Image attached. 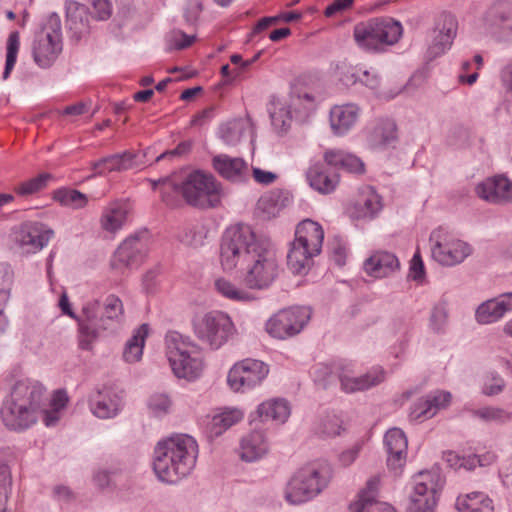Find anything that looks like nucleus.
I'll list each match as a JSON object with an SVG mask.
<instances>
[{
  "mask_svg": "<svg viewBox=\"0 0 512 512\" xmlns=\"http://www.w3.org/2000/svg\"><path fill=\"white\" fill-rule=\"evenodd\" d=\"M220 263L227 272L237 268L245 270L244 283L253 290H266L271 287L281 270L271 241L243 223L232 225L223 233Z\"/></svg>",
  "mask_w": 512,
  "mask_h": 512,
  "instance_id": "nucleus-1",
  "label": "nucleus"
},
{
  "mask_svg": "<svg viewBox=\"0 0 512 512\" xmlns=\"http://www.w3.org/2000/svg\"><path fill=\"white\" fill-rule=\"evenodd\" d=\"M44 398L45 388L39 381L26 378L15 382L1 406L4 425L14 431H23L34 425L43 412L45 425L54 426L60 419V411L43 410Z\"/></svg>",
  "mask_w": 512,
  "mask_h": 512,
  "instance_id": "nucleus-2",
  "label": "nucleus"
},
{
  "mask_svg": "<svg viewBox=\"0 0 512 512\" xmlns=\"http://www.w3.org/2000/svg\"><path fill=\"white\" fill-rule=\"evenodd\" d=\"M59 307L63 314L77 322L79 346L83 350H90L101 332L115 331L119 328L124 318L122 300L114 294L106 296L102 304L98 299L85 302L81 309V316L71 308L66 293L60 296Z\"/></svg>",
  "mask_w": 512,
  "mask_h": 512,
  "instance_id": "nucleus-3",
  "label": "nucleus"
},
{
  "mask_svg": "<svg viewBox=\"0 0 512 512\" xmlns=\"http://www.w3.org/2000/svg\"><path fill=\"white\" fill-rule=\"evenodd\" d=\"M197 457L196 440L187 434H174L156 444L153 470L161 482L175 484L193 471Z\"/></svg>",
  "mask_w": 512,
  "mask_h": 512,
  "instance_id": "nucleus-4",
  "label": "nucleus"
},
{
  "mask_svg": "<svg viewBox=\"0 0 512 512\" xmlns=\"http://www.w3.org/2000/svg\"><path fill=\"white\" fill-rule=\"evenodd\" d=\"M163 183V202L169 207H177L181 204L178 196H169L170 192L177 191H181L185 202L194 207H215L220 202L221 185L211 174L196 170L189 173L180 183L172 178L163 180Z\"/></svg>",
  "mask_w": 512,
  "mask_h": 512,
  "instance_id": "nucleus-5",
  "label": "nucleus"
},
{
  "mask_svg": "<svg viewBox=\"0 0 512 512\" xmlns=\"http://www.w3.org/2000/svg\"><path fill=\"white\" fill-rule=\"evenodd\" d=\"M323 240L324 230L318 222L311 219L300 222L287 254L290 271L294 274H306L314 263V257L321 253Z\"/></svg>",
  "mask_w": 512,
  "mask_h": 512,
  "instance_id": "nucleus-6",
  "label": "nucleus"
},
{
  "mask_svg": "<svg viewBox=\"0 0 512 512\" xmlns=\"http://www.w3.org/2000/svg\"><path fill=\"white\" fill-rule=\"evenodd\" d=\"M402 24L390 17H376L355 25L353 37L357 46L367 52L379 53L393 46L402 37Z\"/></svg>",
  "mask_w": 512,
  "mask_h": 512,
  "instance_id": "nucleus-7",
  "label": "nucleus"
},
{
  "mask_svg": "<svg viewBox=\"0 0 512 512\" xmlns=\"http://www.w3.org/2000/svg\"><path fill=\"white\" fill-rule=\"evenodd\" d=\"M165 345L169 364L177 378L191 381L201 375L203 360L195 343L172 331L166 334Z\"/></svg>",
  "mask_w": 512,
  "mask_h": 512,
  "instance_id": "nucleus-8",
  "label": "nucleus"
},
{
  "mask_svg": "<svg viewBox=\"0 0 512 512\" xmlns=\"http://www.w3.org/2000/svg\"><path fill=\"white\" fill-rule=\"evenodd\" d=\"M328 483L327 467L307 465L292 475L284 488L283 497L291 505H300L318 496Z\"/></svg>",
  "mask_w": 512,
  "mask_h": 512,
  "instance_id": "nucleus-9",
  "label": "nucleus"
},
{
  "mask_svg": "<svg viewBox=\"0 0 512 512\" xmlns=\"http://www.w3.org/2000/svg\"><path fill=\"white\" fill-rule=\"evenodd\" d=\"M195 336L212 350L221 348L235 333L230 316L222 311H210L193 321Z\"/></svg>",
  "mask_w": 512,
  "mask_h": 512,
  "instance_id": "nucleus-10",
  "label": "nucleus"
},
{
  "mask_svg": "<svg viewBox=\"0 0 512 512\" xmlns=\"http://www.w3.org/2000/svg\"><path fill=\"white\" fill-rule=\"evenodd\" d=\"M444 478L438 469L421 471L413 477L409 512H434L438 495L444 486Z\"/></svg>",
  "mask_w": 512,
  "mask_h": 512,
  "instance_id": "nucleus-11",
  "label": "nucleus"
},
{
  "mask_svg": "<svg viewBox=\"0 0 512 512\" xmlns=\"http://www.w3.org/2000/svg\"><path fill=\"white\" fill-rule=\"evenodd\" d=\"M429 241L432 258L446 267L462 263L473 251L469 243L448 236L442 229L432 231Z\"/></svg>",
  "mask_w": 512,
  "mask_h": 512,
  "instance_id": "nucleus-12",
  "label": "nucleus"
},
{
  "mask_svg": "<svg viewBox=\"0 0 512 512\" xmlns=\"http://www.w3.org/2000/svg\"><path fill=\"white\" fill-rule=\"evenodd\" d=\"M307 307H291L273 315L266 323V331L274 338L286 339L302 331L310 319Z\"/></svg>",
  "mask_w": 512,
  "mask_h": 512,
  "instance_id": "nucleus-13",
  "label": "nucleus"
},
{
  "mask_svg": "<svg viewBox=\"0 0 512 512\" xmlns=\"http://www.w3.org/2000/svg\"><path fill=\"white\" fill-rule=\"evenodd\" d=\"M147 255V232L143 231L126 238L111 258L112 269L123 273L137 268Z\"/></svg>",
  "mask_w": 512,
  "mask_h": 512,
  "instance_id": "nucleus-14",
  "label": "nucleus"
},
{
  "mask_svg": "<svg viewBox=\"0 0 512 512\" xmlns=\"http://www.w3.org/2000/svg\"><path fill=\"white\" fill-rule=\"evenodd\" d=\"M483 20L496 41L512 45V0L494 1Z\"/></svg>",
  "mask_w": 512,
  "mask_h": 512,
  "instance_id": "nucleus-15",
  "label": "nucleus"
},
{
  "mask_svg": "<svg viewBox=\"0 0 512 512\" xmlns=\"http://www.w3.org/2000/svg\"><path fill=\"white\" fill-rule=\"evenodd\" d=\"M269 367L260 360L245 359L229 371L227 382L234 391H244L260 384L268 375Z\"/></svg>",
  "mask_w": 512,
  "mask_h": 512,
  "instance_id": "nucleus-16",
  "label": "nucleus"
},
{
  "mask_svg": "<svg viewBox=\"0 0 512 512\" xmlns=\"http://www.w3.org/2000/svg\"><path fill=\"white\" fill-rule=\"evenodd\" d=\"M380 483L379 475L371 476L349 504V512H397L390 504L378 501Z\"/></svg>",
  "mask_w": 512,
  "mask_h": 512,
  "instance_id": "nucleus-17",
  "label": "nucleus"
},
{
  "mask_svg": "<svg viewBox=\"0 0 512 512\" xmlns=\"http://www.w3.org/2000/svg\"><path fill=\"white\" fill-rule=\"evenodd\" d=\"M90 411L99 419L116 417L124 407L122 392L111 387L93 391L88 398Z\"/></svg>",
  "mask_w": 512,
  "mask_h": 512,
  "instance_id": "nucleus-18",
  "label": "nucleus"
},
{
  "mask_svg": "<svg viewBox=\"0 0 512 512\" xmlns=\"http://www.w3.org/2000/svg\"><path fill=\"white\" fill-rule=\"evenodd\" d=\"M54 231L40 222L23 224L15 234V241L25 253L42 250L53 237Z\"/></svg>",
  "mask_w": 512,
  "mask_h": 512,
  "instance_id": "nucleus-19",
  "label": "nucleus"
},
{
  "mask_svg": "<svg viewBox=\"0 0 512 512\" xmlns=\"http://www.w3.org/2000/svg\"><path fill=\"white\" fill-rule=\"evenodd\" d=\"M458 30L457 18L448 12H443L436 20L434 36L429 51L434 56L445 53L453 44Z\"/></svg>",
  "mask_w": 512,
  "mask_h": 512,
  "instance_id": "nucleus-20",
  "label": "nucleus"
},
{
  "mask_svg": "<svg viewBox=\"0 0 512 512\" xmlns=\"http://www.w3.org/2000/svg\"><path fill=\"white\" fill-rule=\"evenodd\" d=\"M452 395L443 390L432 391L419 398L410 407L409 417L414 421H424L434 417L439 410L446 408Z\"/></svg>",
  "mask_w": 512,
  "mask_h": 512,
  "instance_id": "nucleus-21",
  "label": "nucleus"
},
{
  "mask_svg": "<svg viewBox=\"0 0 512 512\" xmlns=\"http://www.w3.org/2000/svg\"><path fill=\"white\" fill-rule=\"evenodd\" d=\"M62 52V39H54L49 34L36 33L32 54L34 62L43 69L49 68Z\"/></svg>",
  "mask_w": 512,
  "mask_h": 512,
  "instance_id": "nucleus-22",
  "label": "nucleus"
},
{
  "mask_svg": "<svg viewBox=\"0 0 512 512\" xmlns=\"http://www.w3.org/2000/svg\"><path fill=\"white\" fill-rule=\"evenodd\" d=\"M476 194L493 204L512 202V181L504 176L488 178L476 186Z\"/></svg>",
  "mask_w": 512,
  "mask_h": 512,
  "instance_id": "nucleus-23",
  "label": "nucleus"
},
{
  "mask_svg": "<svg viewBox=\"0 0 512 512\" xmlns=\"http://www.w3.org/2000/svg\"><path fill=\"white\" fill-rule=\"evenodd\" d=\"M66 27L75 40H80L88 35L91 30L89 9L76 1H66Z\"/></svg>",
  "mask_w": 512,
  "mask_h": 512,
  "instance_id": "nucleus-24",
  "label": "nucleus"
},
{
  "mask_svg": "<svg viewBox=\"0 0 512 512\" xmlns=\"http://www.w3.org/2000/svg\"><path fill=\"white\" fill-rule=\"evenodd\" d=\"M509 312H512V292L500 294L481 303L476 309L475 318L479 324H492Z\"/></svg>",
  "mask_w": 512,
  "mask_h": 512,
  "instance_id": "nucleus-25",
  "label": "nucleus"
},
{
  "mask_svg": "<svg viewBox=\"0 0 512 512\" xmlns=\"http://www.w3.org/2000/svg\"><path fill=\"white\" fill-rule=\"evenodd\" d=\"M364 271L374 278H386L400 269L398 257L389 251H375L363 263Z\"/></svg>",
  "mask_w": 512,
  "mask_h": 512,
  "instance_id": "nucleus-26",
  "label": "nucleus"
},
{
  "mask_svg": "<svg viewBox=\"0 0 512 512\" xmlns=\"http://www.w3.org/2000/svg\"><path fill=\"white\" fill-rule=\"evenodd\" d=\"M384 445L387 450V465L392 470L403 467L407 458L408 440L404 431L394 427L384 436Z\"/></svg>",
  "mask_w": 512,
  "mask_h": 512,
  "instance_id": "nucleus-27",
  "label": "nucleus"
},
{
  "mask_svg": "<svg viewBox=\"0 0 512 512\" xmlns=\"http://www.w3.org/2000/svg\"><path fill=\"white\" fill-rule=\"evenodd\" d=\"M385 379V371L380 367H374L360 376H353L348 370H343L339 375L341 388L346 393L368 390L379 385Z\"/></svg>",
  "mask_w": 512,
  "mask_h": 512,
  "instance_id": "nucleus-28",
  "label": "nucleus"
},
{
  "mask_svg": "<svg viewBox=\"0 0 512 512\" xmlns=\"http://www.w3.org/2000/svg\"><path fill=\"white\" fill-rule=\"evenodd\" d=\"M213 167L219 175L232 182H243L249 178L248 164L242 158L220 154L213 158Z\"/></svg>",
  "mask_w": 512,
  "mask_h": 512,
  "instance_id": "nucleus-29",
  "label": "nucleus"
},
{
  "mask_svg": "<svg viewBox=\"0 0 512 512\" xmlns=\"http://www.w3.org/2000/svg\"><path fill=\"white\" fill-rule=\"evenodd\" d=\"M306 178L310 187L323 195L335 191L340 181L337 173L330 171L323 163L319 162L308 168Z\"/></svg>",
  "mask_w": 512,
  "mask_h": 512,
  "instance_id": "nucleus-30",
  "label": "nucleus"
},
{
  "mask_svg": "<svg viewBox=\"0 0 512 512\" xmlns=\"http://www.w3.org/2000/svg\"><path fill=\"white\" fill-rule=\"evenodd\" d=\"M296 119L304 120L316 107L315 96L309 89L300 84L291 86L288 98L285 99Z\"/></svg>",
  "mask_w": 512,
  "mask_h": 512,
  "instance_id": "nucleus-31",
  "label": "nucleus"
},
{
  "mask_svg": "<svg viewBox=\"0 0 512 512\" xmlns=\"http://www.w3.org/2000/svg\"><path fill=\"white\" fill-rule=\"evenodd\" d=\"M359 107L356 104L336 105L330 111V125L337 135H344L356 123L359 116Z\"/></svg>",
  "mask_w": 512,
  "mask_h": 512,
  "instance_id": "nucleus-32",
  "label": "nucleus"
},
{
  "mask_svg": "<svg viewBox=\"0 0 512 512\" xmlns=\"http://www.w3.org/2000/svg\"><path fill=\"white\" fill-rule=\"evenodd\" d=\"M268 451V443L262 431L255 430L241 439L239 455L246 462H253L263 457Z\"/></svg>",
  "mask_w": 512,
  "mask_h": 512,
  "instance_id": "nucleus-33",
  "label": "nucleus"
},
{
  "mask_svg": "<svg viewBox=\"0 0 512 512\" xmlns=\"http://www.w3.org/2000/svg\"><path fill=\"white\" fill-rule=\"evenodd\" d=\"M135 157L136 155L129 151L113 154L94 162L92 168L95 171V175L129 170L135 166Z\"/></svg>",
  "mask_w": 512,
  "mask_h": 512,
  "instance_id": "nucleus-34",
  "label": "nucleus"
},
{
  "mask_svg": "<svg viewBox=\"0 0 512 512\" xmlns=\"http://www.w3.org/2000/svg\"><path fill=\"white\" fill-rule=\"evenodd\" d=\"M327 165L341 168L349 173L362 174L365 171L363 161L354 154L342 150H328L324 154Z\"/></svg>",
  "mask_w": 512,
  "mask_h": 512,
  "instance_id": "nucleus-35",
  "label": "nucleus"
},
{
  "mask_svg": "<svg viewBox=\"0 0 512 512\" xmlns=\"http://www.w3.org/2000/svg\"><path fill=\"white\" fill-rule=\"evenodd\" d=\"M370 143L376 148L395 147L398 142L396 123L391 119H384L377 123L370 134Z\"/></svg>",
  "mask_w": 512,
  "mask_h": 512,
  "instance_id": "nucleus-36",
  "label": "nucleus"
},
{
  "mask_svg": "<svg viewBox=\"0 0 512 512\" xmlns=\"http://www.w3.org/2000/svg\"><path fill=\"white\" fill-rule=\"evenodd\" d=\"M470 415L486 425L503 426L512 422V411L500 406L487 405L475 408L470 411Z\"/></svg>",
  "mask_w": 512,
  "mask_h": 512,
  "instance_id": "nucleus-37",
  "label": "nucleus"
},
{
  "mask_svg": "<svg viewBox=\"0 0 512 512\" xmlns=\"http://www.w3.org/2000/svg\"><path fill=\"white\" fill-rule=\"evenodd\" d=\"M455 507L459 512H494L493 501L482 492L458 496Z\"/></svg>",
  "mask_w": 512,
  "mask_h": 512,
  "instance_id": "nucleus-38",
  "label": "nucleus"
},
{
  "mask_svg": "<svg viewBox=\"0 0 512 512\" xmlns=\"http://www.w3.org/2000/svg\"><path fill=\"white\" fill-rule=\"evenodd\" d=\"M243 418V412L236 408H226L212 416L207 429L212 437H218Z\"/></svg>",
  "mask_w": 512,
  "mask_h": 512,
  "instance_id": "nucleus-39",
  "label": "nucleus"
},
{
  "mask_svg": "<svg viewBox=\"0 0 512 512\" xmlns=\"http://www.w3.org/2000/svg\"><path fill=\"white\" fill-rule=\"evenodd\" d=\"M148 334V324H142L133 331L132 336L127 340L124 346L123 359L125 362L136 363L141 360Z\"/></svg>",
  "mask_w": 512,
  "mask_h": 512,
  "instance_id": "nucleus-40",
  "label": "nucleus"
},
{
  "mask_svg": "<svg viewBox=\"0 0 512 512\" xmlns=\"http://www.w3.org/2000/svg\"><path fill=\"white\" fill-rule=\"evenodd\" d=\"M128 205L123 202H114L106 207L101 216L102 228L110 233L121 229L126 222Z\"/></svg>",
  "mask_w": 512,
  "mask_h": 512,
  "instance_id": "nucleus-41",
  "label": "nucleus"
},
{
  "mask_svg": "<svg viewBox=\"0 0 512 512\" xmlns=\"http://www.w3.org/2000/svg\"><path fill=\"white\" fill-rule=\"evenodd\" d=\"M257 413L262 421H275L284 423L290 416L291 409L285 399H271L261 403Z\"/></svg>",
  "mask_w": 512,
  "mask_h": 512,
  "instance_id": "nucleus-42",
  "label": "nucleus"
},
{
  "mask_svg": "<svg viewBox=\"0 0 512 512\" xmlns=\"http://www.w3.org/2000/svg\"><path fill=\"white\" fill-rule=\"evenodd\" d=\"M214 287L222 297L235 302H250L254 300L253 295L239 288L234 282L224 277H219L214 281Z\"/></svg>",
  "mask_w": 512,
  "mask_h": 512,
  "instance_id": "nucleus-43",
  "label": "nucleus"
},
{
  "mask_svg": "<svg viewBox=\"0 0 512 512\" xmlns=\"http://www.w3.org/2000/svg\"><path fill=\"white\" fill-rule=\"evenodd\" d=\"M249 127L244 119H234L222 124L219 127V137L228 146L237 145Z\"/></svg>",
  "mask_w": 512,
  "mask_h": 512,
  "instance_id": "nucleus-44",
  "label": "nucleus"
},
{
  "mask_svg": "<svg viewBox=\"0 0 512 512\" xmlns=\"http://www.w3.org/2000/svg\"><path fill=\"white\" fill-rule=\"evenodd\" d=\"M268 111L272 125L277 129L285 130L295 118L285 99L274 98L269 104Z\"/></svg>",
  "mask_w": 512,
  "mask_h": 512,
  "instance_id": "nucleus-45",
  "label": "nucleus"
},
{
  "mask_svg": "<svg viewBox=\"0 0 512 512\" xmlns=\"http://www.w3.org/2000/svg\"><path fill=\"white\" fill-rule=\"evenodd\" d=\"M20 48V35L18 31H13L9 34L6 42V62L3 71V79H7L13 70L17 55Z\"/></svg>",
  "mask_w": 512,
  "mask_h": 512,
  "instance_id": "nucleus-46",
  "label": "nucleus"
},
{
  "mask_svg": "<svg viewBox=\"0 0 512 512\" xmlns=\"http://www.w3.org/2000/svg\"><path fill=\"white\" fill-rule=\"evenodd\" d=\"M55 199L62 205L73 209L83 208L87 204V196L74 189H59L55 192Z\"/></svg>",
  "mask_w": 512,
  "mask_h": 512,
  "instance_id": "nucleus-47",
  "label": "nucleus"
},
{
  "mask_svg": "<svg viewBox=\"0 0 512 512\" xmlns=\"http://www.w3.org/2000/svg\"><path fill=\"white\" fill-rule=\"evenodd\" d=\"M173 402L165 393H156L150 396L147 402L149 412L157 418H162L171 412Z\"/></svg>",
  "mask_w": 512,
  "mask_h": 512,
  "instance_id": "nucleus-48",
  "label": "nucleus"
},
{
  "mask_svg": "<svg viewBox=\"0 0 512 512\" xmlns=\"http://www.w3.org/2000/svg\"><path fill=\"white\" fill-rule=\"evenodd\" d=\"M205 238V228L200 225L186 226L178 235L180 242L193 248L201 247L204 244Z\"/></svg>",
  "mask_w": 512,
  "mask_h": 512,
  "instance_id": "nucleus-49",
  "label": "nucleus"
},
{
  "mask_svg": "<svg viewBox=\"0 0 512 512\" xmlns=\"http://www.w3.org/2000/svg\"><path fill=\"white\" fill-rule=\"evenodd\" d=\"M52 178L49 173H42L38 176L29 179L25 182L20 183L16 188L15 192L21 196H28L34 194L44 187H46L48 180Z\"/></svg>",
  "mask_w": 512,
  "mask_h": 512,
  "instance_id": "nucleus-50",
  "label": "nucleus"
},
{
  "mask_svg": "<svg viewBox=\"0 0 512 512\" xmlns=\"http://www.w3.org/2000/svg\"><path fill=\"white\" fill-rule=\"evenodd\" d=\"M448 311L445 302L433 306L429 319V327L434 333H443L447 325Z\"/></svg>",
  "mask_w": 512,
  "mask_h": 512,
  "instance_id": "nucleus-51",
  "label": "nucleus"
},
{
  "mask_svg": "<svg viewBox=\"0 0 512 512\" xmlns=\"http://www.w3.org/2000/svg\"><path fill=\"white\" fill-rule=\"evenodd\" d=\"M360 68L353 66L347 62H341L336 66V74L338 80L344 86H353L359 83L360 79Z\"/></svg>",
  "mask_w": 512,
  "mask_h": 512,
  "instance_id": "nucleus-52",
  "label": "nucleus"
},
{
  "mask_svg": "<svg viewBox=\"0 0 512 512\" xmlns=\"http://www.w3.org/2000/svg\"><path fill=\"white\" fill-rule=\"evenodd\" d=\"M195 39L194 35H187L180 30L171 31L167 37V47L170 50H182L189 47Z\"/></svg>",
  "mask_w": 512,
  "mask_h": 512,
  "instance_id": "nucleus-53",
  "label": "nucleus"
},
{
  "mask_svg": "<svg viewBox=\"0 0 512 512\" xmlns=\"http://www.w3.org/2000/svg\"><path fill=\"white\" fill-rule=\"evenodd\" d=\"M504 387V379L497 373H491L483 384L482 393L486 396H495L500 394Z\"/></svg>",
  "mask_w": 512,
  "mask_h": 512,
  "instance_id": "nucleus-54",
  "label": "nucleus"
},
{
  "mask_svg": "<svg viewBox=\"0 0 512 512\" xmlns=\"http://www.w3.org/2000/svg\"><path fill=\"white\" fill-rule=\"evenodd\" d=\"M39 33H45L51 35L54 39H62V25L60 16L52 12L47 17L42 30Z\"/></svg>",
  "mask_w": 512,
  "mask_h": 512,
  "instance_id": "nucleus-55",
  "label": "nucleus"
},
{
  "mask_svg": "<svg viewBox=\"0 0 512 512\" xmlns=\"http://www.w3.org/2000/svg\"><path fill=\"white\" fill-rule=\"evenodd\" d=\"M331 259L338 265L343 266L346 261L347 248L339 238H335L328 246Z\"/></svg>",
  "mask_w": 512,
  "mask_h": 512,
  "instance_id": "nucleus-56",
  "label": "nucleus"
},
{
  "mask_svg": "<svg viewBox=\"0 0 512 512\" xmlns=\"http://www.w3.org/2000/svg\"><path fill=\"white\" fill-rule=\"evenodd\" d=\"M192 148V141H183L177 145L176 148L172 150H167L163 153H161L157 158L156 161H161L164 159H177L182 158L183 156L187 155Z\"/></svg>",
  "mask_w": 512,
  "mask_h": 512,
  "instance_id": "nucleus-57",
  "label": "nucleus"
},
{
  "mask_svg": "<svg viewBox=\"0 0 512 512\" xmlns=\"http://www.w3.org/2000/svg\"><path fill=\"white\" fill-rule=\"evenodd\" d=\"M359 205L363 206L366 213L370 215L375 214L381 208L380 198L371 188L368 189L367 195L362 197Z\"/></svg>",
  "mask_w": 512,
  "mask_h": 512,
  "instance_id": "nucleus-58",
  "label": "nucleus"
},
{
  "mask_svg": "<svg viewBox=\"0 0 512 512\" xmlns=\"http://www.w3.org/2000/svg\"><path fill=\"white\" fill-rule=\"evenodd\" d=\"M94 16L97 20H107L112 13V7L108 0H90ZM92 14V12H90Z\"/></svg>",
  "mask_w": 512,
  "mask_h": 512,
  "instance_id": "nucleus-59",
  "label": "nucleus"
},
{
  "mask_svg": "<svg viewBox=\"0 0 512 512\" xmlns=\"http://www.w3.org/2000/svg\"><path fill=\"white\" fill-rule=\"evenodd\" d=\"M0 495L3 494L4 499L7 500L9 489L11 486V474L7 463L0 455Z\"/></svg>",
  "mask_w": 512,
  "mask_h": 512,
  "instance_id": "nucleus-60",
  "label": "nucleus"
},
{
  "mask_svg": "<svg viewBox=\"0 0 512 512\" xmlns=\"http://www.w3.org/2000/svg\"><path fill=\"white\" fill-rule=\"evenodd\" d=\"M342 426L336 416L329 417L322 424L321 433L328 437H334L340 434Z\"/></svg>",
  "mask_w": 512,
  "mask_h": 512,
  "instance_id": "nucleus-61",
  "label": "nucleus"
},
{
  "mask_svg": "<svg viewBox=\"0 0 512 512\" xmlns=\"http://www.w3.org/2000/svg\"><path fill=\"white\" fill-rule=\"evenodd\" d=\"M380 77L374 71L369 70H360V79L359 83L366 86L371 90H375L380 86Z\"/></svg>",
  "mask_w": 512,
  "mask_h": 512,
  "instance_id": "nucleus-62",
  "label": "nucleus"
},
{
  "mask_svg": "<svg viewBox=\"0 0 512 512\" xmlns=\"http://www.w3.org/2000/svg\"><path fill=\"white\" fill-rule=\"evenodd\" d=\"M410 277L420 281L424 277V264L419 253H415L411 260Z\"/></svg>",
  "mask_w": 512,
  "mask_h": 512,
  "instance_id": "nucleus-63",
  "label": "nucleus"
},
{
  "mask_svg": "<svg viewBox=\"0 0 512 512\" xmlns=\"http://www.w3.org/2000/svg\"><path fill=\"white\" fill-rule=\"evenodd\" d=\"M352 5V0H335L326 7L324 15L326 17H332L338 13L348 10Z\"/></svg>",
  "mask_w": 512,
  "mask_h": 512,
  "instance_id": "nucleus-64",
  "label": "nucleus"
}]
</instances>
